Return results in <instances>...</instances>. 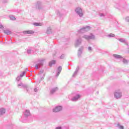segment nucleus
<instances>
[{
	"label": "nucleus",
	"instance_id": "nucleus-22",
	"mask_svg": "<svg viewBox=\"0 0 129 129\" xmlns=\"http://www.w3.org/2000/svg\"><path fill=\"white\" fill-rule=\"evenodd\" d=\"M55 89H57V88H56Z\"/></svg>",
	"mask_w": 129,
	"mask_h": 129
},
{
	"label": "nucleus",
	"instance_id": "nucleus-7",
	"mask_svg": "<svg viewBox=\"0 0 129 129\" xmlns=\"http://www.w3.org/2000/svg\"><path fill=\"white\" fill-rule=\"evenodd\" d=\"M58 73L57 74V76H59V74H60V72H61V71H62V67H59L58 68Z\"/></svg>",
	"mask_w": 129,
	"mask_h": 129
},
{
	"label": "nucleus",
	"instance_id": "nucleus-8",
	"mask_svg": "<svg viewBox=\"0 0 129 129\" xmlns=\"http://www.w3.org/2000/svg\"><path fill=\"white\" fill-rule=\"evenodd\" d=\"M4 33L6 35H10V34H11V31H10L9 30H4Z\"/></svg>",
	"mask_w": 129,
	"mask_h": 129
},
{
	"label": "nucleus",
	"instance_id": "nucleus-5",
	"mask_svg": "<svg viewBox=\"0 0 129 129\" xmlns=\"http://www.w3.org/2000/svg\"><path fill=\"white\" fill-rule=\"evenodd\" d=\"M24 34H34L33 30H28L23 32Z\"/></svg>",
	"mask_w": 129,
	"mask_h": 129
},
{
	"label": "nucleus",
	"instance_id": "nucleus-17",
	"mask_svg": "<svg viewBox=\"0 0 129 129\" xmlns=\"http://www.w3.org/2000/svg\"><path fill=\"white\" fill-rule=\"evenodd\" d=\"M11 20H16V18L15 17H12Z\"/></svg>",
	"mask_w": 129,
	"mask_h": 129
},
{
	"label": "nucleus",
	"instance_id": "nucleus-13",
	"mask_svg": "<svg viewBox=\"0 0 129 129\" xmlns=\"http://www.w3.org/2000/svg\"><path fill=\"white\" fill-rule=\"evenodd\" d=\"M25 115H26L27 116H28V115H30V111L29 110H26L25 113Z\"/></svg>",
	"mask_w": 129,
	"mask_h": 129
},
{
	"label": "nucleus",
	"instance_id": "nucleus-19",
	"mask_svg": "<svg viewBox=\"0 0 129 129\" xmlns=\"http://www.w3.org/2000/svg\"><path fill=\"white\" fill-rule=\"evenodd\" d=\"M21 77H23V76H21Z\"/></svg>",
	"mask_w": 129,
	"mask_h": 129
},
{
	"label": "nucleus",
	"instance_id": "nucleus-14",
	"mask_svg": "<svg viewBox=\"0 0 129 129\" xmlns=\"http://www.w3.org/2000/svg\"><path fill=\"white\" fill-rule=\"evenodd\" d=\"M115 35L114 34H110L109 35V37H115Z\"/></svg>",
	"mask_w": 129,
	"mask_h": 129
},
{
	"label": "nucleus",
	"instance_id": "nucleus-21",
	"mask_svg": "<svg viewBox=\"0 0 129 129\" xmlns=\"http://www.w3.org/2000/svg\"><path fill=\"white\" fill-rule=\"evenodd\" d=\"M42 73H43V71L42 72Z\"/></svg>",
	"mask_w": 129,
	"mask_h": 129
},
{
	"label": "nucleus",
	"instance_id": "nucleus-1",
	"mask_svg": "<svg viewBox=\"0 0 129 129\" xmlns=\"http://www.w3.org/2000/svg\"><path fill=\"white\" fill-rule=\"evenodd\" d=\"M76 12L77 14L79 15L80 17H82L83 16V13H82V10L80 8H77L76 9Z\"/></svg>",
	"mask_w": 129,
	"mask_h": 129
},
{
	"label": "nucleus",
	"instance_id": "nucleus-12",
	"mask_svg": "<svg viewBox=\"0 0 129 129\" xmlns=\"http://www.w3.org/2000/svg\"><path fill=\"white\" fill-rule=\"evenodd\" d=\"M56 63V61L55 60H52L50 62H49V66H52L53 64H55Z\"/></svg>",
	"mask_w": 129,
	"mask_h": 129
},
{
	"label": "nucleus",
	"instance_id": "nucleus-20",
	"mask_svg": "<svg viewBox=\"0 0 129 129\" xmlns=\"http://www.w3.org/2000/svg\"><path fill=\"white\" fill-rule=\"evenodd\" d=\"M89 49H90V50L91 48H89Z\"/></svg>",
	"mask_w": 129,
	"mask_h": 129
},
{
	"label": "nucleus",
	"instance_id": "nucleus-10",
	"mask_svg": "<svg viewBox=\"0 0 129 129\" xmlns=\"http://www.w3.org/2000/svg\"><path fill=\"white\" fill-rule=\"evenodd\" d=\"M33 24L34 25V26H37L38 27L42 26V24L38 23H34Z\"/></svg>",
	"mask_w": 129,
	"mask_h": 129
},
{
	"label": "nucleus",
	"instance_id": "nucleus-6",
	"mask_svg": "<svg viewBox=\"0 0 129 129\" xmlns=\"http://www.w3.org/2000/svg\"><path fill=\"white\" fill-rule=\"evenodd\" d=\"M113 56H114V57H115V58H116L117 59H120V58H122L121 55H119L116 54H114Z\"/></svg>",
	"mask_w": 129,
	"mask_h": 129
},
{
	"label": "nucleus",
	"instance_id": "nucleus-3",
	"mask_svg": "<svg viewBox=\"0 0 129 129\" xmlns=\"http://www.w3.org/2000/svg\"><path fill=\"white\" fill-rule=\"evenodd\" d=\"M114 96L116 97V98H119V97H121V93L115 92L114 93Z\"/></svg>",
	"mask_w": 129,
	"mask_h": 129
},
{
	"label": "nucleus",
	"instance_id": "nucleus-9",
	"mask_svg": "<svg viewBox=\"0 0 129 129\" xmlns=\"http://www.w3.org/2000/svg\"><path fill=\"white\" fill-rule=\"evenodd\" d=\"M79 98H80V95H78L76 97L73 98V100H77Z\"/></svg>",
	"mask_w": 129,
	"mask_h": 129
},
{
	"label": "nucleus",
	"instance_id": "nucleus-16",
	"mask_svg": "<svg viewBox=\"0 0 129 129\" xmlns=\"http://www.w3.org/2000/svg\"><path fill=\"white\" fill-rule=\"evenodd\" d=\"M119 128L120 129H123V126H121V125L119 126Z\"/></svg>",
	"mask_w": 129,
	"mask_h": 129
},
{
	"label": "nucleus",
	"instance_id": "nucleus-15",
	"mask_svg": "<svg viewBox=\"0 0 129 129\" xmlns=\"http://www.w3.org/2000/svg\"><path fill=\"white\" fill-rule=\"evenodd\" d=\"M0 29H4V26L0 24Z\"/></svg>",
	"mask_w": 129,
	"mask_h": 129
},
{
	"label": "nucleus",
	"instance_id": "nucleus-18",
	"mask_svg": "<svg viewBox=\"0 0 129 129\" xmlns=\"http://www.w3.org/2000/svg\"><path fill=\"white\" fill-rule=\"evenodd\" d=\"M35 67L36 68V69H39V68H38V65H36Z\"/></svg>",
	"mask_w": 129,
	"mask_h": 129
},
{
	"label": "nucleus",
	"instance_id": "nucleus-11",
	"mask_svg": "<svg viewBox=\"0 0 129 129\" xmlns=\"http://www.w3.org/2000/svg\"><path fill=\"white\" fill-rule=\"evenodd\" d=\"M94 38V37L92 35V36H88L86 37V39H87V40H90V39H93Z\"/></svg>",
	"mask_w": 129,
	"mask_h": 129
},
{
	"label": "nucleus",
	"instance_id": "nucleus-4",
	"mask_svg": "<svg viewBox=\"0 0 129 129\" xmlns=\"http://www.w3.org/2000/svg\"><path fill=\"white\" fill-rule=\"evenodd\" d=\"M6 113V110L3 108L0 109V116Z\"/></svg>",
	"mask_w": 129,
	"mask_h": 129
},
{
	"label": "nucleus",
	"instance_id": "nucleus-2",
	"mask_svg": "<svg viewBox=\"0 0 129 129\" xmlns=\"http://www.w3.org/2000/svg\"><path fill=\"white\" fill-rule=\"evenodd\" d=\"M60 110H62V107L61 106H57L53 109L54 112H58V111H60Z\"/></svg>",
	"mask_w": 129,
	"mask_h": 129
}]
</instances>
